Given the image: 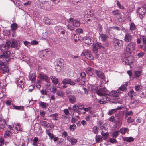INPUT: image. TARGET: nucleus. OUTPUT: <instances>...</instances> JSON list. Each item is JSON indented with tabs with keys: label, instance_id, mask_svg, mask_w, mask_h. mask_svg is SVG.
Wrapping results in <instances>:
<instances>
[{
	"label": "nucleus",
	"instance_id": "f257e3e1",
	"mask_svg": "<svg viewBox=\"0 0 146 146\" xmlns=\"http://www.w3.org/2000/svg\"><path fill=\"white\" fill-rule=\"evenodd\" d=\"M90 90L92 91V92L96 93L97 95L100 96H103L105 95H108V92L106 89L104 88L98 89V87L96 85H93L91 86Z\"/></svg>",
	"mask_w": 146,
	"mask_h": 146
},
{
	"label": "nucleus",
	"instance_id": "f03ea898",
	"mask_svg": "<svg viewBox=\"0 0 146 146\" xmlns=\"http://www.w3.org/2000/svg\"><path fill=\"white\" fill-rule=\"evenodd\" d=\"M55 68L57 72H59L63 70L65 65L64 61L61 59H57L54 62Z\"/></svg>",
	"mask_w": 146,
	"mask_h": 146
},
{
	"label": "nucleus",
	"instance_id": "7ed1b4c3",
	"mask_svg": "<svg viewBox=\"0 0 146 146\" xmlns=\"http://www.w3.org/2000/svg\"><path fill=\"white\" fill-rule=\"evenodd\" d=\"M136 44L133 42H130L126 47L125 50V55L127 56L131 55L133 52L135 50Z\"/></svg>",
	"mask_w": 146,
	"mask_h": 146
},
{
	"label": "nucleus",
	"instance_id": "20e7f679",
	"mask_svg": "<svg viewBox=\"0 0 146 146\" xmlns=\"http://www.w3.org/2000/svg\"><path fill=\"white\" fill-rule=\"evenodd\" d=\"M80 75V76L77 79L76 81L78 84L83 85L85 83V78L86 76V73L84 72H82L81 73Z\"/></svg>",
	"mask_w": 146,
	"mask_h": 146
},
{
	"label": "nucleus",
	"instance_id": "39448f33",
	"mask_svg": "<svg viewBox=\"0 0 146 146\" xmlns=\"http://www.w3.org/2000/svg\"><path fill=\"white\" fill-rule=\"evenodd\" d=\"M126 56L127 57L123 59V61L125 64L130 65L133 62L134 60V57L130 55Z\"/></svg>",
	"mask_w": 146,
	"mask_h": 146
},
{
	"label": "nucleus",
	"instance_id": "423d86ee",
	"mask_svg": "<svg viewBox=\"0 0 146 146\" xmlns=\"http://www.w3.org/2000/svg\"><path fill=\"white\" fill-rule=\"evenodd\" d=\"M113 42V45L117 49L120 48L123 43V41L122 40H119L116 39H114Z\"/></svg>",
	"mask_w": 146,
	"mask_h": 146
},
{
	"label": "nucleus",
	"instance_id": "0eeeda50",
	"mask_svg": "<svg viewBox=\"0 0 146 146\" xmlns=\"http://www.w3.org/2000/svg\"><path fill=\"white\" fill-rule=\"evenodd\" d=\"M9 127L10 130H16L17 131H20L22 130V127L21 125L19 123H16L14 124L13 127L9 125Z\"/></svg>",
	"mask_w": 146,
	"mask_h": 146
},
{
	"label": "nucleus",
	"instance_id": "6e6552de",
	"mask_svg": "<svg viewBox=\"0 0 146 146\" xmlns=\"http://www.w3.org/2000/svg\"><path fill=\"white\" fill-rule=\"evenodd\" d=\"M17 84L18 86L21 88L24 87L25 85V82H24V78L22 76H21L19 78L17 79Z\"/></svg>",
	"mask_w": 146,
	"mask_h": 146
},
{
	"label": "nucleus",
	"instance_id": "1a4fd4ad",
	"mask_svg": "<svg viewBox=\"0 0 146 146\" xmlns=\"http://www.w3.org/2000/svg\"><path fill=\"white\" fill-rule=\"evenodd\" d=\"M140 101L139 100H134L132 99L129 104V107L131 108H134L138 106Z\"/></svg>",
	"mask_w": 146,
	"mask_h": 146
},
{
	"label": "nucleus",
	"instance_id": "9d476101",
	"mask_svg": "<svg viewBox=\"0 0 146 146\" xmlns=\"http://www.w3.org/2000/svg\"><path fill=\"white\" fill-rule=\"evenodd\" d=\"M11 42L10 41H7L6 42V44H3L1 45V50L2 52L7 50L8 48L10 46Z\"/></svg>",
	"mask_w": 146,
	"mask_h": 146
},
{
	"label": "nucleus",
	"instance_id": "9b49d317",
	"mask_svg": "<svg viewBox=\"0 0 146 146\" xmlns=\"http://www.w3.org/2000/svg\"><path fill=\"white\" fill-rule=\"evenodd\" d=\"M62 83L64 85L67 84L73 86L75 84V83L72 80L69 78H66L64 79L62 81Z\"/></svg>",
	"mask_w": 146,
	"mask_h": 146
},
{
	"label": "nucleus",
	"instance_id": "f8f14e48",
	"mask_svg": "<svg viewBox=\"0 0 146 146\" xmlns=\"http://www.w3.org/2000/svg\"><path fill=\"white\" fill-rule=\"evenodd\" d=\"M83 40L84 42L88 45L92 44L93 42V39L90 37H84L83 38Z\"/></svg>",
	"mask_w": 146,
	"mask_h": 146
},
{
	"label": "nucleus",
	"instance_id": "ddd939ff",
	"mask_svg": "<svg viewBox=\"0 0 146 146\" xmlns=\"http://www.w3.org/2000/svg\"><path fill=\"white\" fill-rule=\"evenodd\" d=\"M82 56H85L87 59L91 60L93 58L92 55L91 54V52L87 50L83 51L81 54Z\"/></svg>",
	"mask_w": 146,
	"mask_h": 146
},
{
	"label": "nucleus",
	"instance_id": "4468645a",
	"mask_svg": "<svg viewBox=\"0 0 146 146\" xmlns=\"http://www.w3.org/2000/svg\"><path fill=\"white\" fill-rule=\"evenodd\" d=\"M107 95H105L102 96V99L100 100L99 102L100 104H103L108 102L109 100V98Z\"/></svg>",
	"mask_w": 146,
	"mask_h": 146
},
{
	"label": "nucleus",
	"instance_id": "2eb2a0df",
	"mask_svg": "<svg viewBox=\"0 0 146 146\" xmlns=\"http://www.w3.org/2000/svg\"><path fill=\"white\" fill-rule=\"evenodd\" d=\"M10 42V46L11 45L12 47L15 48L17 49L19 48V45L16 40L15 39H12Z\"/></svg>",
	"mask_w": 146,
	"mask_h": 146
},
{
	"label": "nucleus",
	"instance_id": "dca6fc26",
	"mask_svg": "<svg viewBox=\"0 0 146 146\" xmlns=\"http://www.w3.org/2000/svg\"><path fill=\"white\" fill-rule=\"evenodd\" d=\"M121 93V92L119 90H113L110 93V95L113 96L117 97Z\"/></svg>",
	"mask_w": 146,
	"mask_h": 146
},
{
	"label": "nucleus",
	"instance_id": "f3484780",
	"mask_svg": "<svg viewBox=\"0 0 146 146\" xmlns=\"http://www.w3.org/2000/svg\"><path fill=\"white\" fill-rule=\"evenodd\" d=\"M3 52V54L0 55V59H1L3 58H7L9 57L10 54V52L8 50H6L4 51V52Z\"/></svg>",
	"mask_w": 146,
	"mask_h": 146
},
{
	"label": "nucleus",
	"instance_id": "a211bd4d",
	"mask_svg": "<svg viewBox=\"0 0 146 146\" xmlns=\"http://www.w3.org/2000/svg\"><path fill=\"white\" fill-rule=\"evenodd\" d=\"M95 70L93 68L89 67L86 68V73L90 76L93 75L94 73H95Z\"/></svg>",
	"mask_w": 146,
	"mask_h": 146
},
{
	"label": "nucleus",
	"instance_id": "6ab92c4d",
	"mask_svg": "<svg viewBox=\"0 0 146 146\" xmlns=\"http://www.w3.org/2000/svg\"><path fill=\"white\" fill-rule=\"evenodd\" d=\"M67 139L73 145H75L77 142V140L76 139L70 136L67 137Z\"/></svg>",
	"mask_w": 146,
	"mask_h": 146
},
{
	"label": "nucleus",
	"instance_id": "aec40b11",
	"mask_svg": "<svg viewBox=\"0 0 146 146\" xmlns=\"http://www.w3.org/2000/svg\"><path fill=\"white\" fill-rule=\"evenodd\" d=\"M95 73H96L98 77L102 79H103L104 78V75L102 72L100 71L95 70Z\"/></svg>",
	"mask_w": 146,
	"mask_h": 146
},
{
	"label": "nucleus",
	"instance_id": "412c9836",
	"mask_svg": "<svg viewBox=\"0 0 146 146\" xmlns=\"http://www.w3.org/2000/svg\"><path fill=\"white\" fill-rule=\"evenodd\" d=\"M137 11L141 16L144 15L145 13L146 10L143 7L139 8L137 10Z\"/></svg>",
	"mask_w": 146,
	"mask_h": 146
},
{
	"label": "nucleus",
	"instance_id": "4be33fe9",
	"mask_svg": "<svg viewBox=\"0 0 146 146\" xmlns=\"http://www.w3.org/2000/svg\"><path fill=\"white\" fill-rule=\"evenodd\" d=\"M39 77L41 80L48 82L50 80L49 78L44 74H41L39 75Z\"/></svg>",
	"mask_w": 146,
	"mask_h": 146
},
{
	"label": "nucleus",
	"instance_id": "5701e85b",
	"mask_svg": "<svg viewBox=\"0 0 146 146\" xmlns=\"http://www.w3.org/2000/svg\"><path fill=\"white\" fill-rule=\"evenodd\" d=\"M7 126L5 120L2 118L0 119V128L5 129V128Z\"/></svg>",
	"mask_w": 146,
	"mask_h": 146
},
{
	"label": "nucleus",
	"instance_id": "b1692460",
	"mask_svg": "<svg viewBox=\"0 0 146 146\" xmlns=\"http://www.w3.org/2000/svg\"><path fill=\"white\" fill-rule=\"evenodd\" d=\"M68 98L70 102L71 103L73 104L75 103L76 101V97L74 95H69Z\"/></svg>",
	"mask_w": 146,
	"mask_h": 146
},
{
	"label": "nucleus",
	"instance_id": "393cba45",
	"mask_svg": "<svg viewBox=\"0 0 146 146\" xmlns=\"http://www.w3.org/2000/svg\"><path fill=\"white\" fill-rule=\"evenodd\" d=\"M9 69L6 66H5L3 67H1L0 68V72H2L3 73H8L9 71Z\"/></svg>",
	"mask_w": 146,
	"mask_h": 146
},
{
	"label": "nucleus",
	"instance_id": "a878e982",
	"mask_svg": "<svg viewBox=\"0 0 146 146\" xmlns=\"http://www.w3.org/2000/svg\"><path fill=\"white\" fill-rule=\"evenodd\" d=\"M132 39V36L129 34H126L125 36L124 40L125 42H129Z\"/></svg>",
	"mask_w": 146,
	"mask_h": 146
},
{
	"label": "nucleus",
	"instance_id": "bb28decb",
	"mask_svg": "<svg viewBox=\"0 0 146 146\" xmlns=\"http://www.w3.org/2000/svg\"><path fill=\"white\" fill-rule=\"evenodd\" d=\"M52 82L55 85L57 84L59 82L58 79L54 76H52L50 77Z\"/></svg>",
	"mask_w": 146,
	"mask_h": 146
},
{
	"label": "nucleus",
	"instance_id": "cd10ccee",
	"mask_svg": "<svg viewBox=\"0 0 146 146\" xmlns=\"http://www.w3.org/2000/svg\"><path fill=\"white\" fill-rule=\"evenodd\" d=\"M128 95L131 99H132L134 96L136 95V93L134 92L133 90H131L130 91L128 92Z\"/></svg>",
	"mask_w": 146,
	"mask_h": 146
},
{
	"label": "nucleus",
	"instance_id": "c85d7f7f",
	"mask_svg": "<svg viewBox=\"0 0 146 146\" xmlns=\"http://www.w3.org/2000/svg\"><path fill=\"white\" fill-rule=\"evenodd\" d=\"M123 140L128 142H131L134 141V138L132 137H124L123 138Z\"/></svg>",
	"mask_w": 146,
	"mask_h": 146
},
{
	"label": "nucleus",
	"instance_id": "c756f323",
	"mask_svg": "<svg viewBox=\"0 0 146 146\" xmlns=\"http://www.w3.org/2000/svg\"><path fill=\"white\" fill-rule=\"evenodd\" d=\"M107 38V36L106 34H101L99 36L100 39V40L103 42L105 41Z\"/></svg>",
	"mask_w": 146,
	"mask_h": 146
},
{
	"label": "nucleus",
	"instance_id": "7c9ffc66",
	"mask_svg": "<svg viewBox=\"0 0 146 146\" xmlns=\"http://www.w3.org/2000/svg\"><path fill=\"white\" fill-rule=\"evenodd\" d=\"M127 86V83H125L124 84L122 85L118 90H119V91L120 90L122 91H125L126 90Z\"/></svg>",
	"mask_w": 146,
	"mask_h": 146
},
{
	"label": "nucleus",
	"instance_id": "2f4dec72",
	"mask_svg": "<svg viewBox=\"0 0 146 146\" xmlns=\"http://www.w3.org/2000/svg\"><path fill=\"white\" fill-rule=\"evenodd\" d=\"M42 55L43 57L45 56H47L48 54H51V51L50 50H43L42 52Z\"/></svg>",
	"mask_w": 146,
	"mask_h": 146
},
{
	"label": "nucleus",
	"instance_id": "473e14b6",
	"mask_svg": "<svg viewBox=\"0 0 146 146\" xmlns=\"http://www.w3.org/2000/svg\"><path fill=\"white\" fill-rule=\"evenodd\" d=\"M128 131L129 130L127 128L123 127L120 129L119 130L120 133L123 134H125V133L127 132L128 133Z\"/></svg>",
	"mask_w": 146,
	"mask_h": 146
},
{
	"label": "nucleus",
	"instance_id": "72a5a7b5",
	"mask_svg": "<svg viewBox=\"0 0 146 146\" xmlns=\"http://www.w3.org/2000/svg\"><path fill=\"white\" fill-rule=\"evenodd\" d=\"M41 123L43 126L46 128H48L50 126V124L48 122L46 121H42Z\"/></svg>",
	"mask_w": 146,
	"mask_h": 146
},
{
	"label": "nucleus",
	"instance_id": "f704fd0d",
	"mask_svg": "<svg viewBox=\"0 0 146 146\" xmlns=\"http://www.w3.org/2000/svg\"><path fill=\"white\" fill-rule=\"evenodd\" d=\"M29 77L30 80L34 81L36 80V76L35 74L32 73L29 74Z\"/></svg>",
	"mask_w": 146,
	"mask_h": 146
},
{
	"label": "nucleus",
	"instance_id": "c9c22d12",
	"mask_svg": "<svg viewBox=\"0 0 146 146\" xmlns=\"http://www.w3.org/2000/svg\"><path fill=\"white\" fill-rule=\"evenodd\" d=\"M58 114L54 113L50 115L49 116L51 117L52 119L54 120H58Z\"/></svg>",
	"mask_w": 146,
	"mask_h": 146
},
{
	"label": "nucleus",
	"instance_id": "e433bc0d",
	"mask_svg": "<svg viewBox=\"0 0 146 146\" xmlns=\"http://www.w3.org/2000/svg\"><path fill=\"white\" fill-rule=\"evenodd\" d=\"M13 109L19 110H24V107L22 106L14 105Z\"/></svg>",
	"mask_w": 146,
	"mask_h": 146
},
{
	"label": "nucleus",
	"instance_id": "4c0bfd02",
	"mask_svg": "<svg viewBox=\"0 0 146 146\" xmlns=\"http://www.w3.org/2000/svg\"><path fill=\"white\" fill-rule=\"evenodd\" d=\"M72 23L73 26L76 27H79L80 25V21L77 20H74Z\"/></svg>",
	"mask_w": 146,
	"mask_h": 146
},
{
	"label": "nucleus",
	"instance_id": "58836bf2",
	"mask_svg": "<svg viewBox=\"0 0 146 146\" xmlns=\"http://www.w3.org/2000/svg\"><path fill=\"white\" fill-rule=\"evenodd\" d=\"M140 38L142 40L143 44H145L146 43V36L141 35L140 36Z\"/></svg>",
	"mask_w": 146,
	"mask_h": 146
},
{
	"label": "nucleus",
	"instance_id": "ea45409f",
	"mask_svg": "<svg viewBox=\"0 0 146 146\" xmlns=\"http://www.w3.org/2000/svg\"><path fill=\"white\" fill-rule=\"evenodd\" d=\"M136 29V26L133 23H131L130 25V29L132 31L135 30Z\"/></svg>",
	"mask_w": 146,
	"mask_h": 146
},
{
	"label": "nucleus",
	"instance_id": "a19ab883",
	"mask_svg": "<svg viewBox=\"0 0 146 146\" xmlns=\"http://www.w3.org/2000/svg\"><path fill=\"white\" fill-rule=\"evenodd\" d=\"M56 94L58 96H59L61 97H63L64 95V92L61 90L57 91Z\"/></svg>",
	"mask_w": 146,
	"mask_h": 146
},
{
	"label": "nucleus",
	"instance_id": "79ce46f5",
	"mask_svg": "<svg viewBox=\"0 0 146 146\" xmlns=\"http://www.w3.org/2000/svg\"><path fill=\"white\" fill-rule=\"evenodd\" d=\"M47 105L48 104L46 103H45L42 101H41L40 102V106L42 108H46Z\"/></svg>",
	"mask_w": 146,
	"mask_h": 146
},
{
	"label": "nucleus",
	"instance_id": "37998d69",
	"mask_svg": "<svg viewBox=\"0 0 146 146\" xmlns=\"http://www.w3.org/2000/svg\"><path fill=\"white\" fill-rule=\"evenodd\" d=\"M11 27L13 31H15L17 28V25L15 23L11 24Z\"/></svg>",
	"mask_w": 146,
	"mask_h": 146
},
{
	"label": "nucleus",
	"instance_id": "c03bdc74",
	"mask_svg": "<svg viewBox=\"0 0 146 146\" xmlns=\"http://www.w3.org/2000/svg\"><path fill=\"white\" fill-rule=\"evenodd\" d=\"M119 131H115L112 134V136L114 138H117L118 135Z\"/></svg>",
	"mask_w": 146,
	"mask_h": 146
},
{
	"label": "nucleus",
	"instance_id": "a18cd8bd",
	"mask_svg": "<svg viewBox=\"0 0 146 146\" xmlns=\"http://www.w3.org/2000/svg\"><path fill=\"white\" fill-rule=\"evenodd\" d=\"M113 30V27H108L106 31V33L108 35H110V33L111 32V31Z\"/></svg>",
	"mask_w": 146,
	"mask_h": 146
},
{
	"label": "nucleus",
	"instance_id": "49530a36",
	"mask_svg": "<svg viewBox=\"0 0 146 146\" xmlns=\"http://www.w3.org/2000/svg\"><path fill=\"white\" fill-rule=\"evenodd\" d=\"M142 86L141 85H137L135 86V90L137 92L140 91L142 88Z\"/></svg>",
	"mask_w": 146,
	"mask_h": 146
},
{
	"label": "nucleus",
	"instance_id": "de8ad7c7",
	"mask_svg": "<svg viewBox=\"0 0 146 146\" xmlns=\"http://www.w3.org/2000/svg\"><path fill=\"white\" fill-rule=\"evenodd\" d=\"M44 21L46 24H49L50 23V20L47 17L44 18Z\"/></svg>",
	"mask_w": 146,
	"mask_h": 146
},
{
	"label": "nucleus",
	"instance_id": "09e8293b",
	"mask_svg": "<svg viewBox=\"0 0 146 146\" xmlns=\"http://www.w3.org/2000/svg\"><path fill=\"white\" fill-rule=\"evenodd\" d=\"M95 139L97 142H100L102 140L101 136L100 135H96L95 137Z\"/></svg>",
	"mask_w": 146,
	"mask_h": 146
},
{
	"label": "nucleus",
	"instance_id": "8fccbe9b",
	"mask_svg": "<svg viewBox=\"0 0 146 146\" xmlns=\"http://www.w3.org/2000/svg\"><path fill=\"white\" fill-rule=\"evenodd\" d=\"M11 134V133L10 131H7L5 133L4 137L5 138H7L9 137Z\"/></svg>",
	"mask_w": 146,
	"mask_h": 146
},
{
	"label": "nucleus",
	"instance_id": "3c124183",
	"mask_svg": "<svg viewBox=\"0 0 146 146\" xmlns=\"http://www.w3.org/2000/svg\"><path fill=\"white\" fill-rule=\"evenodd\" d=\"M93 133L95 134H97L98 133V131L99 129V128L96 126H94L93 127Z\"/></svg>",
	"mask_w": 146,
	"mask_h": 146
},
{
	"label": "nucleus",
	"instance_id": "603ef678",
	"mask_svg": "<svg viewBox=\"0 0 146 146\" xmlns=\"http://www.w3.org/2000/svg\"><path fill=\"white\" fill-rule=\"evenodd\" d=\"M96 45V46L99 48H103V45L101 43L97 42L95 44Z\"/></svg>",
	"mask_w": 146,
	"mask_h": 146
},
{
	"label": "nucleus",
	"instance_id": "864d4df0",
	"mask_svg": "<svg viewBox=\"0 0 146 146\" xmlns=\"http://www.w3.org/2000/svg\"><path fill=\"white\" fill-rule=\"evenodd\" d=\"M76 125L75 124L71 125L70 127V129L71 131H74L76 129Z\"/></svg>",
	"mask_w": 146,
	"mask_h": 146
},
{
	"label": "nucleus",
	"instance_id": "5fc2aeb1",
	"mask_svg": "<svg viewBox=\"0 0 146 146\" xmlns=\"http://www.w3.org/2000/svg\"><path fill=\"white\" fill-rule=\"evenodd\" d=\"M109 141L111 143H117V140L114 138H110L109 139Z\"/></svg>",
	"mask_w": 146,
	"mask_h": 146
},
{
	"label": "nucleus",
	"instance_id": "6e6d98bb",
	"mask_svg": "<svg viewBox=\"0 0 146 146\" xmlns=\"http://www.w3.org/2000/svg\"><path fill=\"white\" fill-rule=\"evenodd\" d=\"M133 114V113L131 111H127L125 114V117L126 118L128 116H132Z\"/></svg>",
	"mask_w": 146,
	"mask_h": 146
},
{
	"label": "nucleus",
	"instance_id": "4d7b16f0",
	"mask_svg": "<svg viewBox=\"0 0 146 146\" xmlns=\"http://www.w3.org/2000/svg\"><path fill=\"white\" fill-rule=\"evenodd\" d=\"M98 48L96 46V45L95 44L93 46V51L94 53H96L98 52Z\"/></svg>",
	"mask_w": 146,
	"mask_h": 146
},
{
	"label": "nucleus",
	"instance_id": "13d9d810",
	"mask_svg": "<svg viewBox=\"0 0 146 146\" xmlns=\"http://www.w3.org/2000/svg\"><path fill=\"white\" fill-rule=\"evenodd\" d=\"M117 4L118 7L120 9H124V7L123 6L121 5L120 2L119 1H117Z\"/></svg>",
	"mask_w": 146,
	"mask_h": 146
},
{
	"label": "nucleus",
	"instance_id": "bf43d9fd",
	"mask_svg": "<svg viewBox=\"0 0 146 146\" xmlns=\"http://www.w3.org/2000/svg\"><path fill=\"white\" fill-rule=\"evenodd\" d=\"M102 135L105 138H107L109 135V133L108 132L104 133L102 131L101 133Z\"/></svg>",
	"mask_w": 146,
	"mask_h": 146
},
{
	"label": "nucleus",
	"instance_id": "052dcab7",
	"mask_svg": "<svg viewBox=\"0 0 146 146\" xmlns=\"http://www.w3.org/2000/svg\"><path fill=\"white\" fill-rule=\"evenodd\" d=\"M5 95V92L3 90H0V99L3 98L4 95Z\"/></svg>",
	"mask_w": 146,
	"mask_h": 146
},
{
	"label": "nucleus",
	"instance_id": "680f3d73",
	"mask_svg": "<svg viewBox=\"0 0 146 146\" xmlns=\"http://www.w3.org/2000/svg\"><path fill=\"white\" fill-rule=\"evenodd\" d=\"M108 120L113 123L115 122V120L114 116H111L108 119Z\"/></svg>",
	"mask_w": 146,
	"mask_h": 146
},
{
	"label": "nucleus",
	"instance_id": "e2e57ef3",
	"mask_svg": "<svg viewBox=\"0 0 146 146\" xmlns=\"http://www.w3.org/2000/svg\"><path fill=\"white\" fill-rule=\"evenodd\" d=\"M141 72L140 71H137L135 72V74L137 77H139L140 76Z\"/></svg>",
	"mask_w": 146,
	"mask_h": 146
},
{
	"label": "nucleus",
	"instance_id": "0e129e2a",
	"mask_svg": "<svg viewBox=\"0 0 146 146\" xmlns=\"http://www.w3.org/2000/svg\"><path fill=\"white\" fill-rule=\"evenodd\" d=\"M134 121L133 119H132L131 117H129L127 119V122L128 123H130L133 122Z\"/></svg>",
	"mask_w": 146,
	"mask_h": 146
},
{
	"label": "nucleus",
	"instance_id": "69168bd1",
	"mask_svg": "<svg viewBox=\"0 0 146 146\" xmlns=\"http://www.w3.org/2000/svg\"><path fill=\"white\" fill-rule=\"evenodd\" d=\"M81 123L85 127L87 125L86 121L84 120H82L81 122Z\"/></svg>",
	"mask_w": 146,
	"mask_h": 146
},
{
	"label": "nucleus",
	"instance_id": "338daca9",
	"mask_svg": "<svg viewBox=\"0 0 146 146\" xmlns=\"http://www.w3.org/2000/svg\"><path fill=\"white\" fill-rule=\"evenodd\" d=\"M38 42L36 40H32L31 42V44L33 45H37L38 44Z\"/></svg>",
	"mask_w": 146,
	"mask_h": 146
},
{
	"label": "nucleus",
	"instance_id": "774afa93",
	"mask_svg": "<svg viewBox=\"0 0 146 146\" xmlns=\"http://www.w3.org/2000/svg\"><path fill=\"white\" fill-rule=\"evenodd\" d=\"M24 44L25 45L28 47L30 46V43L27 41H25L24 42Z\"/></svg>",
	"mask_w": 146,
	"mask_h": 146
}]
</instances>
